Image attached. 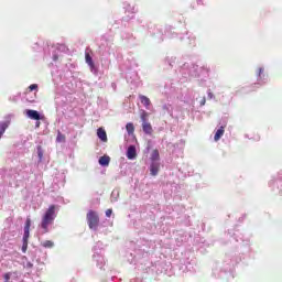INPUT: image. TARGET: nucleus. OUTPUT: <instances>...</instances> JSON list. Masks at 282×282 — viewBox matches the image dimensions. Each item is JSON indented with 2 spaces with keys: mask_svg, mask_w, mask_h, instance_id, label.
I'll return each instance as SVG.
<instances>
[{
  "mask_svg": "<svg viewBox=\"0 0 282 282\" xmlns=\"http://www.w3.org/2000/svg\"><path fill=\"white\" fill-rule=\"evenodd\" d=\"M57 207L55 205H51L43 214L42 220L40 224V228H42L43 232H50V226L54 224V219H56Z\"/></svg>",
  "mask_w": 282,
  "mask_h": 282,
  "instance_id": "f257e3e1",
  "label": "nucleus"
},
{
  "mask_svg": "<svg viewBox=\"0 0 282 282\" xmlns=\"http://www.w3.org/2000/svg\"><path fill=\"white\" fill-rule=\"evenodd\" d=\"M87 221L89 228L91 230H96V228H98V223L100 221V219L98 218V213L89 210L87 214Z\"/></svg>",
  "mask_w": 282,
  "mask_h": 282,
  "instance_id": "f03ea898",
  "label": "nucleus"
},
{
  "mask_svg": "<svg viewBox=\"0 0 282 282\" xmlns=\"http://www.w3.org/2000/svg\"><path fill=\"white\" fill-rule=\"evenodd\" d=\"M256 76L258 85H265L268 83V74H265L264 66H258L256 68Z\"/></svg>",
  "mask_w": 282,
  "mask_h": 282,
  "instance_id": "7ed1b4c3",
  "label": "nucleus"
},
{
  "mask_svg": "<svg viewBox=\"0 0 282 282\" xmlns=\"http://www.w3.org/2000/svg\"><path fill=\"white\" fill-rule=\"evenodd\" d=\"M30 226H32V220L30 218H26L25 226H24L23 246H22L23 252L28 250V239H30Z\"/></svg>",
  "mask_w": 282,
  "mask_h": 282,
  "instance_id": "20e7f679",
  "label": "nucleus"
},
{
  "mask_svg": "<svg viewBox=\"0 0 282 282\" xmlns=\"http://www.w3.org/2000/svg\"><path fill=\"white\" fill-rule=\"evenodd\" d=\"M148 113L147 112H142L141 113V120H142V129L144 131V133H147L148 135H151V133H153V128L151 127V123H149L148 121Z\"/></svg>",
  "mask_w": 282,
  "mask_h": 282,
  "instance_id": "39448f33",
  "label": "nucleus"
},
{
  "mask_svg": "<svg viewBox=\"0 0 282 282\" xmlns=\"http://www.w3.org/2000/svg\"><path fill=\"white\" fill-rule=\"evenodd\" d=\"M25 116L30 118V120H41V113L36 110H25Z\"/></svg>",
  "mask_w": 282,
  "mask_h": 282,
  "instance_id": "423d86ee",
  "label": "nucleus"
},
{
  "mask_svg": "<svg viewBox=\"0 0 282 282\" xmlns=\"http://www.w3.org/2000/svg\"><path fill=\"white\" fill-rule=\"evenodd\" d=\"M128 160H135L138 158V152L135 150V145H130L127 150Z\"/></svg>",
  "mask_w": 282,
  "mask_h": 282,
  "instance_id": "0eeeda50",
  "label": "nucleus"
},
{
  "mask_svg": "<svg viewBox=\"0 0 282 282\" xmlns=\"http://www.w3.org/2000/svg\"><path fill=\"white\" fill-rule=\"evenodd\" d=\"M150 173L153 176H155V175H158V173H160V161L151 162Z\"/></svg>",
  "mask_w": 282,
  "mask_h": 282,
  "instance_id": "6e6552de",
  "label": "nucleus"
},
{
  "mask_svg": "<svg viewBox=\"0 0 282 282\" xmlns=\"http://www.w3.org/2000/svg\"><path fill=\"white\" fill-rule=\"evenodd\" d=\"M225 131L226 130H225L224 126H221L218 130H216L215 135H214L215 142H219V140H221V138L224 137Z\"/></svg>",
  "mask_w": 282,
  "mask_h": 282,
  "instance_id": "1a4fd4ad",
  "label": "nucleus"
},
{
  "mask_svg": "<svg viewBox=\"0 0 282 282\" xmlns=\"http://www.w3.org/2000/svg\"><path fill=\"white\" fill-rule=\"evenodd\" d=\"M97 135H98L99 140H101V142H107V132L105 131V129L99 128L97 130Z\"/></svg>",
  "mask_w": 282,
  "mask_h": 282,
  "instance_id": "9d476101",
  "label": "nucleus"
},
{
  "mask_svg": "<svg viewBox=\"0 0 282 282\" xmlns=\"http://www.w3.org/2000/svg\"><path fill=\"white\" fill-rule=\"evenodd\" d=\"M110 162H111V158H109L108 155H104L99 158L100 166H109Z\"/></svg>",
  "mask_w": 282,
  "mask_h": 282,
  "instance_id": "9b49d317",
  "label": "nucleus"
},
{
  "mask_svg": "<svg viewBox=\"0 0 282 282\" xmlns=\"http://www.w3.org/2000/svg\"><path fill=\"white\" fill-rule=\"evenodd\" d=\"M94 261H96V263L99 268H102V265H105V257H102L100 254H95Z\"/></svg>",
  "mask_w": 282,
  "mask_h": 282,
  "instance_id": "f8f14e48",
  "label": "nucleus"
},
{
  "mask_svg": "<svg viewBox=\"0 0 282 282\" xmlns=\"http://www.w3.org/2000/svg\"><path fill=\"white\" fill-rule=\"evenodd\" d=\"M8 127H10V122L8 121L0 122V140L1 138H3V133H6V129H8Z\"/></svg>",
  "mask_w": 282,
  "mask_h": 282,
  "instance_id": "ddd939ff",
  "label": "nucleus"
},
{
  "mask_svg": "<svg viewBox=\"0 0 282 282\" xmlns=\"http://www.w3.org/2000/svg\"><path fill=\"white\" fill-rule=\"evenodd\" d=\"M150 160L151 162H160V151L153 150Z\"/></svg>",
  "mask_w": 282,
  "mask_h": 282,
  "instance_id": "4468645a",
  "label": "nucleus"
},
{
  "mask_svg": "<svg viewBox=\"0 0 282 282\" xmlns=\"http://www.w3.org/2000/svg\"><path fill=\"white\" fill-rule=\"evenodd\" d=\"M139 98L140 101L144 105V107H149V105H151V99H149V97L141 95Z\"/></svg>",
  "mask_w": 282,
  "mask_h": 282,
  "instance_id": "2eb2a0df",
  "label": "nucleus"
},
{
  "mask_svg": "<svg viewBox=\"0 0 282 282\" xmlns=\"http://www.w3.org/2000/svg\"><path fill=\"white\" fill-rule=\"evenodd\" d=\"M86 63L87 65H89L91 72H94V61L91 59V56L89 55V53H86Z\"/></svg>",
  "mask_w": 282,
  "mask_h": 282,
  "instance_id": "dca6fc26",
  "label": "nucleus"
},
{
  "mask_svg": "<svg viewBox=\"0 0 282 282\" xmlns=\"http://www.w3.org/2000/svg\"><path fill=\"white\" fill-rule=\"evenodd\" d=\"M43 248H52L54 246V241L52 240H44L42 242Z\"/></svg>",
  "mask_w": 282,
  "mask_h": 282,
  "instance_id": "f3484780",
  "label": "nucleus"
},
{
  "mask_svg": "<svg viewBox=\"0 0 282 282\" xmlns=\"http://www.w3.org/2000/svg\"><path fill=\"white\" fill-rule=\"evenodd\" d=\"M120 194H119V192L118 191H113L112 193H111V197H110V199H111V202L113 203V202H118V196H119Z\"/></svg>",
  "mask_w": 282,
  "mask_h": 282,
  "instance_id": "a211bd4d",
  "label": "nucleus"
},
{
  "mask_svg": "<svg viewBox=\"0 0 282 282\" xmlns=\"http://www.w3.org/2000/svg\"><path fill=\"white\" fill-rule=\"evenodd\" d=\"M56 142H65V134L58 132L56 137Z\"/></svg>",
  "mask_w": 282,
  "mask_h": 282,
  "instance_id": "6ab92c4d",
  "label": "nucleus"
},
{
  "mask_svg": "<svg viewBox=\"0 0 282 282\" xmlns=\"http://www.w3.org/2000/svg\"><path fill=\"white\" fill-rule=\"evenodd\" d=\"M126 129L129 134L133 133L134 131L133 123H127Z\"/></svg>",
  "mask_w": 282,
  "mask_h": 282,
  "instance_id": "aec40b11",
  "label": "nucleus"
},
{
  "mask_svg": "<svg viewBox=\"0 0 282 282\" xmlns=\"http://www.w3.org/2000/svg\"><path fill=\"white\" fill-rule=\"evenodd\" d=\"M12 278V273H6L4 275H3V279H4V281L6 282H10V279Z\"/></svg>",
  "mask_w": 282,
  "mask_h": 282,
  "instance_id": "412c9836",
  "label": "nucleus"
},
{
  "mask_svg": "<svg viewBox=\"0 0 282 282\" xmlns=\"http://www.w3.org/2000/svg\"><path fill=\"white\" fill-rule=\"evenodd\" d=\"M30 91H34V89H39V85L36 84H32L30 87H29Z\"/></svg>",
  "mask_w": 282,
  "mask_h": 282,
  "instance_id": "4be33fe9",
  "label": "nucleus"
},
{
  "mask_svg": "<svg viewBox=\"0 0 282 282\" xmlns=\"http://www.w3.org/2000/svg\"><path fill=\"white\" fill-rule=\"evenodd\" d=\"M112 213H113V210L107 209L106 210V217H111Z\"/></svg>",
  "mask_w": 282,
  "mask_h": 282,
  "instance_id": "5701e85b",
  "label": "nucleus"
},
{
  "mask_svg": "<svg viewBox=\"0 0 282 282\" xmlns=\"http://www.w3.org/2000/svg\"><path fill=\"white\" fill-rule=\"evenodd\" d=\"M204 105H206V97H203V99L200 100V107H204Z\"/></svg>",
  "mask_w": 282,
  "mask_h": 282,
  "instance_id": "b1692460",
  "label": "nucleus"
},
{
  "mask_svg": "<svg viewBox=\"0 0 282 282\" xmlns=\"http://www.w3.org/2000/svg\"><path fill=\"white\" fill-rule=\"evenodd\" d=\"M39 158L40 160H43V152L39 151Z\"/></svg>",
  "mask_w": 282,
  "mask_h": 282,
  "instance_id": "393cba45",
  "label": "nucleus"
},
{
  "mask_svg": "<svg viewBox=\"0 0 282 282\" xmlns=\"http://www.w3.org/2000/svg\"><path fill=\"white\" fill-rule=\"evenodd\" d=\"M53 61H58V55H53Z\"/></svg>",
  "mask_w": 282,
  "mask_h": 282,
  "instance_id": "a878e982",
  "label": "nucleus"
},
{
  "mask_svg": "<svg viewBox=\"0 0 282 282\" xmlns=\"http://www.w3.org/2000/svg\"><path fill=\"white\" fill-rule=\"evenodd\" d=\"M208 98H213V93H208Z\"/></svg>",
  "mask_w": 282,
  "mask_h": 282,
  "instance_id": "bb28decb",
  "label": "nucleus"
},
{
  "mask_svg": "<svg viewBox=\"0 0 282 282\" xmlns=\"http://www.w3.org/2000/svg\"><path fill=\"white\" fill-rule=\"evenodd\" d=\"M26 265H28V268H32V263H30V262Z\"/></svg>",
  "mask_w": 282,
  "mask_h": 282,
  "instance_id": "cd10ccee",
  "label": "nucleus"
},
{
  "mask_svg": "<svg viewBox=\"0 0 282 282\" xmlns=\"http://www.w3.org/2000/svg\"><path fill=\"white\" fill-rule=\"evenodd\" d=\"M40 126H41V122L37 121V122H36V127H40Z\"/></svg>",
  "mask_w": 282,
  "mask_h": 282,
  "instance_id": "c85d7f7f",
  "label": "nucleus"
},
{
  "mask_svg": "<svg viewBox=\"0 0 282 282\" xmlns=\"http://www.w3.org/2000/svg\"><path fill=\"white\" fill-rule=\"evenodd\" d=\"M135 12V8H132V13Z\"/></svg>",
  "mask_w": 282,
  "mask_h": 282,
  "instance_id": "c756f323",
  "label": "nucleus"
}]
</instances>
